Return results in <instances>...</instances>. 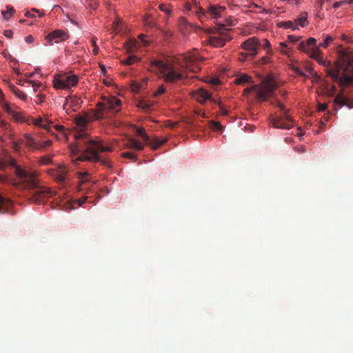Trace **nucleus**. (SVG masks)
<instances>
[{
  "label": "nucleus",
  "instance_id": "obj_1",
  "mask_svg": "<svg viewBox=\"0 0 353 353\" xmlns=\"http://www.w3.org/2000/svg\"><path fill=\"white\" fill-rule=\"evenodd\" d=\"M76 139H79L74 145L70 146L71 157L74 162L89 161L101 162L108 168H111L110 162L108 159H102L99 152H112V147L103 145L101 140L88 139L85 133L79 132L75 134Z\"/></svg>",
  "mask_w": 353,
  "mask_h": 353
},
{
  "label": "nucleus",
  "instance_id": "obj_2",
  "mask_svg": "<svg viewBox=\"0 0 353 353\" xmlns=\"http://www.w3.org/2000/svg\"><path fill=\"white\" fill-rule=\"evenodd\" d=\"M10 165L14 168V172L20 182L27 188L30 192L29 199L35 203H41L44 199L50 196L52 192L47 188L39 185L36 175L34 172H29L17 165L13 159L6 161L0 158V170Z\"/></svg>",
  "mask_w": 353,
  "mask_h": 353
},
{
  "label": "nucleus",
  "instance_id": "obj_3",
  "mask_svg": "<svg viewBox=\"0 0 353 353\" xmlns=\"http://www.w3.org/2000/svg\"><path fill=\"white\" fill-rule=\"evenodd\" d=\"M276 88V85L271 82H264L261 86L256 85L252 88H248L244 90L243 92L250 93V97L257 102H263L270 98Z\"/></svg>",
  "mask_w": 353,
  "mask_h": 353
},
{
  "label": "nucleus",
  "instance_id": "obj_4",
  "mask_svg": "<svg viewBox=\"0 0 353 353\" xmlns=\"http://www.w3.org/2000/svg\"><path fill=\"white\" fill-rule=\"evenodd\" d=\"M341 64L338 63L333 68L327 70V73L329 77L334 81H338L339 85L342 88L353 85V73H345L340 77L341 70H342Z\"/></svg>",
  "mask_w": 353,
  "mask_h": 353
},
{
  "label": "nucleus",
  "instance_id": "obj_5",
  "mask_svg": "<svg viewBox=\"0 0 353 353\" xmlns=\"http://www.w3.org/2000/svg\"><path fill=\"white\" fill-rule=\"evenodd\" d=\"M190 9L192 10V12L195 13L201 20H202V19L207 18L208 17L213 19L220 18L221 17V13L225 10V7L216 5H209L208 8L205 10L196 4L194 7Z\"/></svg>",
  "mask_w": 353,
  "mask_h": 353
},
{
  "label": "nucleus",
  "instance_id": "obj_6",
  "mask_svg": "<svg viewBox=\"0 0 353 353\" xmlns=\"http://www.w3.org/2000/svg\"><path fill=\"white\" fill-rule=\"evenodd\" d=\"M152 65L159 68L162 73V78L167 83H172L183 78V74L176 71L172 67L159 60L152 62Z\"/></svg>",
  "mask_w": 353,
  "mask_h": 353
},
{
  "label": "nucleus",
  "instance_id": "obj_7",
  "mask_svg": "<svg viewBox=\"0 0 353 353\" xmlns=\"http://www.w3.org/2000/svg\"><path fill=\"white\" fill-rule=\"evenodd\" d=\"M78 83V77L74 74H56L53 79L56 89H68Z\"/></svg>",
  "mask_w": 353,
  "mask_h": 353
},
{
  "label": "nucleus",
  "instance_id": "obj_8",
  "mask_svg": "<svg viewBox=\"0 0 353 353\" xmlns=\"http://www.w3.org/2000/svg\"><path fill=\"white\" fill-rule=\"evenodd\" d=\"M288 112H281L279 114L271 117V122L274 128L281 129H290L294 125V121L287 114Z\"/></svg>",
  "mask_w": 353,
  "mask_h": 353
},
{
  "label": "nucleus",
  "instance_id": "obj_9",
  "mask_svg": "<svg viewBox=\"0 0 353 353\" xmlns=\"http://www.w3.org/2000/svg\"><path fill=\"white\" fill-rule=\"evenodd\" d=\"M134 132L140 137H141L143 141L148 144L152 150H157L161 145H163L167 142V139H159L158 137H154L150 139V137L145 133V129L142 127H137L133 125Z\"/></svg>",
  "mask_w": 353,
  "mask_h": 353
},
{
  "label": "nucleus",
  "instance_id": "obj_10",
  "mask_svg": "<svg viewBox=\"0 0 353 353\" xmlns=\"http://www.w3.org/2000/svg\"><path fill=\"white\" fill-rule=\"evenodd\" d=\"M261 46V43L257 37H252L241 43V48L248 52L249 57L252 59L258 54V50Z\"/></svg>",
  "mask_w": 353,
  "mask_h": 353
},
{
  "label": "nucleus",
  "instance_id": "obj_11",
  "mask_svg": "<svg viewBox=\"0 0 353 353\" xmlns=\"http://www.w3.org/2000/svg\"><path fill=\"white\" fill-rule=\"evenodd\" d=\"M69 37L70 34L67 31L57 29L48 34L46 36V40L49 46H52L54 43H58L67 40Z\"/></svg>",
  "mask_w": 353,
  "mask_h": 353
},
{
  "label": "nucleus",
  "instance_id": "obj_12",
  "mask_svg": "<svg viewBox=\"0 0 353 353\" xmlns=\"http://www.w3.org/2000/svg\"><path fill=\"white\" fill-rule=\"evenodd\" d=\"M68 168L65 165H57L54 168L49 169L48 174L52 176L57 182L63 183L67 179Z\"/></svg>",
  "mask_w": 353,
  "mask_h": 353
},
{
  "label": "nucleus",
  "instance_id": "obj_13",
  "mask_svg": "<svg viewBox=\"0 0 353 353\" xmlns=\"http://www.w3.org/2000/svg\"><path fill=\"white\" fill-rule=\"evenodd\" d=\"M196 98L200 103H203L208 100L214 101L219 105L221 110H227L219 99H212L210 93L203 88H199L197 90Z\"/></svg>",
  "mask_w": 353,
  "mask_h": 353
},
{
  "label": "nucleus",
  "instance_id": "obj_14",
  "mask_svg": "<svg viewBox=\"0 0 353 353\" xmlns=\"http://www.w3.org/2000/svg\"><path fill=\"white\" fill-rule=\"evenodd\" d=\"M232 39V37L230 35L225 34L219 37H210L208 39V43L214 48H221L223 47L227 41H230Z\"/></svg>",
  "mask_w": 353,
  "mask_h": 353
},
{
  "label": "nucleus",
  "instance_id": "obj_15",
  "mask_svg": "<svg viewBox=\"0 0 353 353\" xmlns=\"http://www.w3.org/2000/svg\"><path fill=\"white\" fill-rule=\"evenodd\" d=\"M334 103L338 105L339 108L345 106L349 109L353 108V99L348 98L347 97L343 95H337L334 99Z\"/></svg>",
  "mask_w": 353,
  "mask_h": 353
},
{
  "label": "nucleus",
  "instance_id": "obj_16",
  "mask_svg": "<svg viewBox=\"0 0 353 353\" xmlns=\"http://www.w3.org/2000/svg\"><path fill=\"white\" fill-rule=\"evenodd\" d=\"M316 43V39L313 37H310L305 41H301L298 46L299 50L309 53L310 46H315Z\"/></svg>",
  "mask_w": 353,
  "mask_h": 353
},
{
  "label": "nucleus",
  "instance_id": "obj_17",
  "mask_svg": "<svg viewBox=\"0 0 353 353\" xmlns=\"http://www.w3.org/2000/svg\"><path fill=\"white\" fill-rule=\"evenodd\" d=\"M12 201L9 199L3 197L0 194V212L5 213L9 211L12 207Z\"/></svg>",
  "mask_w": 353,
  "mask_h": 353
},
{
  "label": "nucleus",
  "instance_id": "obj_18",
  "mask_svg": "<svg viewBox=\"0 0 353 353\" xmlns=\"http://www.w3.org/2000/svg\"><path fill=\"white\" fill-rule=\"evenodd\" d=\"M32 123H33L35 125L39 126L40 128H44L48 132H50L51 130V126L52 123H46L41 118L38 119H31Z\"/></svg>",
  "mask_w": 353,
  "mask_h": 353
},
{
  "label": "nucleus",
  "instance_id": "obj_19",
  "mask_svg": "<svg viewBox=\"0 0 353 353\" xmlns=\"http://www.w3.org/2000/svg\"><path fill=\"white\" fill-rule=\"evenodd\" d=\"M126 147L129 148H134L139 151H141L144 148V146L141 143L134 139H130L129 140V143L127 144Z\"/></svg>",
  "mask_w": 353,
  "mask_h": 353
},
{
  "label": "nucleus",
  "instance_id": "obj_20",
  "mask_svg": "<svg viewBox=\"0 0 353 353\" xmlns=\"http://www.w3.org/2000/svg\"><path fill=\"white\" fill-rule=\"evenodd\" d=\"M77 176L79 180V183L81 185L90 181V173L87 171L77 172Z\"/></svg>",
  "mask_w": 353,
  "mask_h": 353
},
{
  "label": "nucleus",
  "instance_id": "obj_21",
  "mask_svg": "<svg viewBox=\"0 0 353 353\" xmlns=\"http://www.w3.org/2000/svg\"><path fill=\"white\" fill-rule=\"evenodd\" d=\"M11 90L12 92L15 94L17 97L21 100H26L27 99V95L26 93L21 90H19L18 88L12 85L11 86Z\"/></svg>",
  "mask_w": 353,
  "mask_h": 353
},
{
  "label": "nucleus",
  "instance_id": "obj_22",
  "mask_svg": "<svg viewBox=\"0 0 353 353\" xmlns=\"http://www.w3.org/2000/svg\"><path fill=\"white\" fill-rule=\"evenodd\" d=\"M279 26L286 29H292L293 30L298 29V27L295 24V22H293L292 21H281L279 23Z\"/></svg>",
  "mask_w": 353,
  "mask_h": 353
},
{
  "label": "nucleus",
  "instance_id": "obj_23",
  "mask_svg": "<svg viewBox=\"0 0 353 353\" xmlns=\"http://www.w3.org/2000/svg\"><path fill=\"white\" fill-rule=\"evenodd\" d=\"M88 122V118L83 116H78L75 118V123L79 127L83 128Z\"/></svg>",
  "mask_w": 353,
  "mask_h": 353
},
{
  "label": "nucleus",
  "instance_id": "obj_24",
  "mask_svg": "<svg viewBox=\"0 0 353 353\" xmlns=\"http://www.w3.org/2000/svg\"><path fill=\"white\" fill-rule=\"evenodd\" d=\"M108 108L110 109L114 108L116 106L121 105V101L115 97H112L108 100Z\"/></svg>",
  "mask_w": 353,
  "mask_h": 353
},
{
  "label": "nucleus",
  "instance_id": "obj_25",
  "mask_svg": "<svg viewBox=\"0 0 353 353\" xmlns=\"http://www.w3.org/2000/svg\"><path fill=\"white\" fill-rule=\"evenodd\" d=\"M14 9L11 6H6V11H1V14L3 17L6 19H9L12 14L14 12Z\"/></svg>",
  "mask_w": 353,
  "mask_h": 353
},
{
  "label": "nucleus",
  "instance_id": "obj_26",
  "mask_svg": "<svg viewBox=\"0 0 353 353\" xmlns=\"http://www.w3.org/2000/svg\"><path fill=\"white\" fill-rule=\"evenodd\" d=\"M250 77L246 74H241L240 76L237 77L235 80H234V82L236 83V84H243L246 82H248L249 80H250Z\"/></svg>",
  "mask_w": 353,
  "mask_h": 353
},
{
  "label": "nucleus",
  "instance_id": "obj_27",
  "mask_svg": "<svg viewBox=\"0 0 353 353\" xmlns=\"http://www.w3.org/2000/svg\"><path fill=\"white\" fill-rule=\"evenodd\" d=\"M13 113V117L14 119L19 122H29V119H26V117L22 115V112H12Z\"/></svg>",
  "mask_w": 353,
  "mask_h": 353
},
{
  "label": "nucleus",
  "instance_id": "obj_28",
  "mask_svg": "<svg viewBox=\"0 0 353 353\" xmlns=\"http://www.w3.org/2000/svg\"><path fill=\"white\" fill-rule=\"evenodd\" d=\"M307 15L306 13L302 14V15L300 17L297 18L295 20V21H294L295 24L298 23L301 27L304 28L305 26V21L307 20Z\"/></svg>",
  "mask_w": 353,
  "mask_h": 353
},
{
  "label": "nucleus",
  "instance_id": "obj_29",
  "mask_svg": "<svg viewBox=\"0 0 353 353\" xmlns=\"http://www.w3.org/2000/svg\"><path fill=\"white\" fill-rule=\"evenodd\" d=\"M26 138V144L30 147L37 148L38 147L37 144L35 143L34 140L32 139V137L30 135L26 134L25 135Z\"/></svg>",
  "mask_w": 353,
  "mask_h": 353
},
{
  "label": "nucleus",
  "instance_id": "obj_30",
  "mask_svg": "<svg viewBox=\"0 0 353 353\" xmlns=\"http://www.w3.org/2000/svg\"><path fill=\"white\" fill-rule=\"evenodd\" d=\"M185 67L187 68L192 70L193 72H196V69L192 68V64L194 61V59L191 56H187L185 57ZM196 70H198V68H196Z\"/></svg>",
  "mask_w": 353,
  "mask_h": 353
},
{
  "label": "nucleus",
  "instance_id": "obj_31",
  "mask_svg": "<svg viewBox=\"0 0 353 353\" xmlns=\"http://www.w3.org/2000/svg\"><path fill=\"white\" fill-rule=\"evenodd\" d=\"M334 40V38L330 35H327L325 37V38L324 39V41L323 43H321L319 45V47H322V48H327L330 43Z\"/></svg>",
  "mask_w": 353,
  "mask_h": 353
},
{
  "label": "nucleus",
  "instance_id": "obj_32",
  "mask_svg": "<svg viewBox=\"0 0 353 353\" xmlns=\"http://www.w3.org/2000/svg\"><path fill=\"white\" fill-rule=\"evenodd\" d=\"M138 60L139 59L136 56L130 55L127 59L123 60L121 63L125 65H131Z\"/></svg>",
  "mask_w": 353,
  "mask_h": 353
},
{
  "label": "nucleus",
  "instance_id": "obj_33",
  "mask_svg": "<svg viewBox=\"0 0 353 353\" xmlns=\"http://www.w3.org/2000/svg\"><path fill=\"white\" fill-rule=\"evenodd\" d=\"M319 46L316 47V48L313 49L312 51L310 52L309 51V53L310 54V57L313 59H315L316 61L320 58V50L319 49Z\"/></svg>",
  "mask_w": 353,
  "mask_h": 353
},
{
  "label": "nucleus",
  "instance_id": "obj_34",
  "mask_svg": "<svg viewBox=\"0 0 353 353\" xmlns=\"http://www.w3.org/2000/svg\"><path fill=\"white\" fill-rule=\"evenodd\" d=\"M159 8L161 11L166 13L167 14H170L172 12V10L169 4L161 3L159 6Z\"/></svg>",
  "mask_w": 353,
  "mask_h": 353
},
{
  "label": "nucleus",
  "instance_id": "obj_35",
  "mask_svg": "<svg viewBox=\"0 0 353 353\" xmlns=\"http://www.w3.org/2000/svg\"><path fill=\"white\" fill-rule=\"evenodd\" d=\"M122 157L130 159L132 161H135L137 159V155L131 152H125L121 154Z\"/></svg>",
  "mask_w": 353,
  "mask_h": 353
},
{
  "label": "nucleus",
  "instance_id": "obj_36",
  "mask_svg": "<svg viewBox=\"0 0 353 353\" xmlns=\"http://www.w3.org/2000/svg\"><path fill=\"white\" fill-rule=\"evenodd\" d=\"M210 125L213 130L220 131L222 129V125L217 121H211L210 122Z\"/></svg>",
  "mask_w": 353,
  "mask_h": 353
},
{
  "label": "nucleus",
  "instance_id": "obj_37",
  "mask_svg": "<svg viewBox=\"0 0 353 353\" xmlns=\"http://www.w3.org/2000/svg\"><path fill=\"white\" fill-rule=\"evenodd\" d=\"M165 92V88L163 85H161L158 88L157 90L153 92L154 97L157 98L158 96L163 94Z\"/></svg>",
  "mask_w": 353,
  "mask_h": 353
},
{
  "label": "nucleus",
  "instance_id": "obj_38",
  "mask_svg": "<svg viewBox=\"0 0 353 353\" xmlns=\"http://www.w3.org/2000/svg\"><path fill=\"white\" fill-rule=\"evenodd\" d=\"M27 83L32 84L34 92H36L37 89L41 85V83L32 80H28Z\"/></svg>",
  "mask_w": 353,
  "mask_h": 353
},
{
  "label": "nucleus",
  "instance_id": "obj_39",
  "mask_svg": "<svg viewBox=\"0 0 353 353\" xmlns=\"http://www.w3.org/2000/svg\"><path fill=\"white\" fill-rule=\"evenodd\" d=\"M270 47H271L270 42L267 39H264V46H263V48H265V49H266V48H267V49H269V50H268V54H272V50H270Z\"/></svg>",
  "mask_w": 353,
  "mask_h": 353
},
{
  "label": "nucleus",
  "instance_id": "obj_40",
  "mask_svg": "<svg viewBox=\"0 0 353 353\" xmlns=\"http://www.w3.org/2000/svg\"><path fill=\"white\" fill-rule=\"evenodd\" d=\"M0 103H2V104L5 107V108H6L5 110H8V111L12 110L11 108L8 104L4 103L3 99V92L1 90H0Z\"/></svg>",
  "mask_w": 353,
  "mask_h": 353
},
{
  "label": "nucleus",
  "instance_id": "obj_41",
  "mask_svg": "<svg viewBox=\"0 0 353 353\" xmlns=\"http://www.w3.org/2000/svg\"><path fill=\"white\" fill-rule=\"evenodd\" d=\"M51 158L49 157H42L40 159V163L41 164H48L51 161Z\"/></svg>",
  "mask_w": 353,
  "mask_h": 353
},
{
  "label": "nucleus",
  "instance_id": "obj_42",
  "mask_svg": "<svg viewBox=\"0 0 353 353\" xmlns=\"http://www.w3.org/2000/svg\"><path fill=\"white\" fill-rule=\"evenodd\" d=\"M294 150L297 152L298 153H304L306 150L305 146L303 145H297L294 148Z\"/></svg>",
  "mask_w": 353,
  "mask_h": 353
},
{
  "label": "nucleus",
  "instance_id": "obj_43",
  "mask_svg": "<svg viewBox=\"0 0 353 353\" xmlns=\"http://www.w3.org/2000/svg\"><path fill=\"white\" fill-rule=\"evenodd\" d=\"M44 99V95L39 94L36 96V99H34V102L37 103H41Z\"/></svg>",
  "mask_w": 353,
  "mask_h": 353
},
{
  "label": "nucleus",
  "instance_id": "obj_44",
  "mask_svg": "<svg viewBox=\"0 0 353 353\" xmlns=\"http://www.w3.org/2000/svg\"><path fill=\"white\" fill-rule=\"evenodd\" d=\"M208 82L212 85H218L220 84V80L218 78H212L210 79Z\"/></svg>",
  "mask_w": 353,
  "mask_h": 353
},
{
  "label": "nucleus",
  "instance_id": "obj_45",
  "mask_svg": "<svg viewBox=\"0 0 353 353\" xmlns=\"http://www.w3.org/2000/svg\"><path fill=\"white\" fill-rule=\"evenodd\" d=\"M316 61L321 65H323V66H329L330 65V63L323 60L321 57L319 58Z\"/></svg>",
  "mask_w": 353,
  "mask_h": 353
},
{
  "label": "nucleus",
  "instance_id": "obj_46",
  "mask_svg": "<svg viewBox=\"0 0 353 353\" xmlns=\"http://www.w3.org/2000/svg\"><path fill=\"white\" fill-rule=\"evenodd\" d=\"M288 39L289 41H292V43H296L300 39L299 36H294V35H288Z\"/></svg>",
  "mask_w": 353,
  "mask_h": 353
},
{
  "label": "nucleus",
  "instance_id": "obj_47",
  "mask_svg": "<svg viewBox=\"0 0 353 353\" xmlns=\"http://www.w3.org/2000/svg\"><path fill=\"white\" fill-rule=\"evenodd\" d=\"M92 45L93 46V52L94 54H97L99 52V47L96 44V41L94 39H92Z\"/></svg>",
  "mask_w": 353,
  "mask_h": 353
},
{
  "label": "nucleus",
  "instance_id": "obj_48",
  "mask_svg": "<svg viewBox=\"0 0 353 353\" xmlns=\"http://www.w3.org/2000/svg\"><path fill=\"white\" fill-rule=\"evenodd\" d=\"M51 143H52V141L50 140L43 141L42 143V144L38 145L37 148L49 147L51 145Z\"/></svg>",
  "mask_w": 353,
  "mask_h": 353
},
{
  "label": "nucleus",
  "instance_id": "obj_49",
  "mask_svg": "<svg viewBox=\"0 0 353 353\" xmlns=\"http://www.w3.org/2000/svg\"><path fill=\"white\" fill-rule=\"evenodd\" d=\"M247 57H250L248 52H241L239 54V59L242 61H245Z\"/></svg>",
  "mask_w": 353,
  "mask_h": 353
},
{
  "label": "nucleus",
  "instance_id": "obj_50",
  "mask_svg": "<svg viewBox=\"0 0 353 353\" xmlns=\"http://www.w3.org/2000/svg\"><path fill=\"white\" fill-rule=\"evenodd\" d=\"M53 127L58 131L62 132L64 134L65 133V128L63 125H54Z\"/></svg>",
  "mask_w": 353,
  "mask_h": 353
},
{
  "label": "nucleus",
  "instance_id": "obj_51",
  "mask_svg": "<svg viewBox=\"0 0 353 353\" xmlns=\"http://www.w3.org/2000/svg\"><path fill=\"white\" fill-rule=\"evenodd\" d=\"M13 35V32L11 30H6L4 31V36L7 38H11Z\"/></svg>",
  "mask_w": 353,
  "mask_h": 353
},
{
  "label": "nucleus",
  "instance_id": "obj_52",
  "mask_svg": "<svg viewBox=\"0 0 353 353\" xmlns=\"http://www.w3.org/2000/svg\"><path fill=\"white\" fill-rule=\"evenodd\" d=\"M25 41L27 43H32L34 41V37L32 35H28L25 38Z\"/></svg>",
  "mask_w": 353,
  "mask_h": 353
},
{
  "label": "nucleus",
  "instance_id": "obj_53",
  "mask_svg": "<svg viewBox=\"0 0 353 353\" xmlns=\"http://www.w3.org/2000/svg\"><path fill=\"white\" fill-rule=\"evenodd\" d=\"M260 61L262 64L267 63L270 61V58L268 57L264 56L261 59Z\"/></svg>",
  "mask_w": 353,
  "mask_h": 353
},
{
  "label": "nucleus",
  "instance_id": "obj_54",
  "mask_svg": "<svg viewBox=\"0 0 353 353\" xmlns=\"http://www.w3.org/2000/svg\"><path fill=\"white\" fill-rule=\"evenodd\" d=\"M343 4H344L343 1H338V2H335V3H334V4H333V8H339L340 6H341Z\"/></svg>",
  "mask_w": 353,
  "mask_h": 353
},
{
  "label": "nucleus",
  "instance_id": "obj_55",
  "mask_svg": "<svg viewBox=\"0 0 353 353\" xmlns=\"http://www.w3.org/2000/svg\"><path fill=\"white\" fill-rule=\"evenodd\" d=\"M100 68L101 70V72H102L104 76H105L106 74H107V70H106V68H105V65H103V64H100Z\"/></svg>",
  "mask_w": 353,
  "mask_h": 353
},
{
  "label": "nucleus",
  "instance_id": "obj_56",
  "mask_svg": "<svg viewBox=\"0 0 353 353\" xmlns=\"http://www.w3.org/2000/svg\"><path fill=\"white\" fill-rule=\"evenodd\" d=\"M12 147L15 150H19L20 148V146L17 142H13Z\"/></svg>",
  "mask_w": 353,
  "mask_h": 353
},
{
  "label": "nucleus",
  "instance_id": "obj_57",
  "mask_svg": "<svg viewBox=\"0 0 353 353\" xmlns=\"http://www.w3.org/2000/svg\"><path fill=\"white\" fill-rule=\"evenodd\" d=\"M281 52L285 55H287V56H290V52L288 50H285V49H282L280 50Z\"/></svg>",
  "mask_w": 353,
  "mask_h": 353
},
{
  "label": "nucleus",
  "instance_id": "obj_58",
  "mask_svg": "<svg viewBox=\"0 0 353 353\" xmlns=\"http://www.w3.org/2000/svg\"><path fill=\"white\" fill-rule=\"evenodd\" d=\"M25 16L27 17H34V15L30 12V11H27L25 14Z\"/></svg>",
  "mask_w": 353,
  "mask_h": 353
},
{
  "label": "nucleus",
  "instance_id": "obj_59",
  "mask_svg": "<svg viewBox=\"0 0 353 353\" xmlns=\"http://www.w3.org/2000/svg\"><path fill=\"white\" fill-rule=\"evenodd\" d=\"M295 71L299 75L304 76V77L305 76V74L302 71H301V70L299 68H296Z\"/></svg>",
  "mask_w": 353,
  "mask_h": 353
},
{
  "label": "nucleus",
  "instance_id": "obj_60",
  "mask_svg": "<svg viewBox=\"0 0 353 353\" xmlns=\"http://www.w3.org/2000/svg\"><path fill=\"white\" fill-rule=\"evenodd\" d=\"M0 181L2 182H6L7 181V177L4 175H0Z\"/></svg>",
  "mask_w": 353,
  "mask_h": 353
},
{
  "label": "nucleus",
  "instance_id": "obj_61",
  "mask_svg": "<svg viewBox=\"0 0 353 353\" xmlns=\"http://www.w3.org/2000/svg\"><path fill=\"white\" fill-rule=\"evenodd\" d=\"M67 18L72 23H73L74 25H77V23L72 19L70 18L68 15H67Z\"/></svg>",
  "mask_w": 353,
  "mask_h": 353
},
{
  "label": "nucleus",
  "instance_id": "obj_62",
  "mask_svg": "<svg viewBox=\"0 0 353 353\" xmlns=\"http://www.w3.org/2000/svg\"><path fill=\"white\" fill-rule=\"evenodd\" d=\"M343 3H346V4H352L353 3V0H343Z\"/></svg>",
  "mask_w": 353,
  "mask_h": 353
},
{
  "label": "nucleus",
  "instance_id": "obj_63",
  "mask_svg": "<svg viewBox=\"0 0 353 353\" xmlns=\"http://www.w3.org/2000/svg\"><path fill=\"white\" fill-rule=\"evenodd\" d=\"M96 113V118H99L101 115H102V113L103 112H99V111H97V112H94Z\"/></svg>",
  "mask_w": 353,
  "mask_h": 353
},
{
  "label": "nucleus",
  "instance_id": "obj_64",
  "mask_svg": "<svg viewBox=\"0 0 353 353\" xmlns=\"http://www.w3.org/2000/svg\"><path fill=\"white\" fill-rule=\"evenodd\" d=\"M177 125V123H173V122H170V124H169V126L170 128H175Z\"/></svg>",
  "mask_w": 353,
  "mask_h": 353
}]
</instances>
